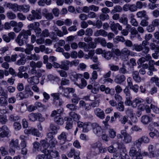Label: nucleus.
<instances>
[{"label":"nucleus","instance_id":"obj_54","mask_svg":"<svg viewBox=\"0 0 159 159\" xmlns=\"http://www.w3.org/2000/svg\"><path fill=\"white\" fill-rule=\"evenodd\" d=\"M124 108L123 102H120L118 103L116 108L119 111H124Z\"/></svg>","mask_w":159,"mask_h":159},{"label":"nucleus","instance_id":"obj_49","mask_svg":"<svg viewBox=\"0 0 159 159\" xmlns=\"http://www.w3.org/2000/svg\"><path fill=\"white\" fill-rule=\"evenodd\" d=\"M8 119L10 121H14L19 120V117L17 115L15 114H11L9 116Z\"/></svg>","mask_w":159,"mask_h":159},{"label":"nucleus","instance_id":"obj_9","mask_svg":"<svg viewBox=\"0 0 159 159\" xmlns=\"http://www.w3.org/2000/svg\"><path fill=\"white\" fill-rule=\"evenodd\" d=\"M10 130L6 125H3L0 128V139L6 137L8 136Z\"/></svg>","mask_w":159,"mask_h":159},{"label":"nucleus","instance_id":"obj_3","mask_svg":"<svg viewBox=\"0 0 159 159\" xmlns=\"http://www.w3.org/2000/svg\"><path fill=\"white\" fill-rule=\"evenodd\" d=\"M148 42L143 41L142 44L138 45L137 44H134L133 45L134 48L132 49L135 50L137 52H140L143 50V52L147 54L149 51V48L146 45L148 44Z\"/></svg>","mask_w":159,"mask_h":159},{"label":"nucleus","instance_id":"obj_53","mask_svg":"<svg viewBox=\"0 0 159 159\" xmlns=\"http://www.w3.org/2000/svg\"><path fill=\"white\" fill-rule=\"evenodd\" d=\"M122 10V8L120 6H116L111 11V13H115L116 12H120Z\"/></svg>","mask_w":159,"mask_h":159},{"label":"nucleus","instance_id":"obj_19","mask_svg":"<svg viewBox=\"0 0 159 159\" xmlns=\"http://www.w3.org/2000/svg\"><path fill=\"white\" fill-rule=\"evenodd\" d=\"M82 76V74H77L75 72H73L71 73L70 78L73 81L75 82L77 81L78 79Z\"/></svg>","mask_w":159,"mask_h":159},{"label":"nucleus","instance_id":"obj_46","mask_svg":"<svg viewBox=\"0 0 159 159\" xmlns=\"http://www.w3.org/2000/svg\"><path fill=\"white\" fill-rule=\"evenodd\" d=\"M98 74L96 70H93L91 74L90 80L92 82H94L98 79Z\"/></svg>","mask_w":159,"mask_h":159},{"label":"nucleus","instance_id":"obj_1","mask_svg":"<svg viewBox=\"0 0 159 159\" xmlns=\"http://www.w3.org/2000/svg\"><path fill=\"white\" fill-rule=\"evenodd\" d=\"M40 143L41 147H43L44 149L42 150V152L45 154L46 158L52 159L58 157V152L53 148L57 143V140L55 138H52L49 141V147L48 144L45 140H42Z\"/></svg>","mask_w":159,"mask_h":159},{"label":"nucleus","instance_id":"obj_25","mask_svg":"<svg viewBox=\"0 0 159 159\" xmlns=\"http://www.w3.org/2000/svg\"><path fill=\"white\" fill-rule=\"evenodd\" d=\"M125 80V77L123 75H118L116 76L114 81L117 84H120Z\"/></svg>","mask_w":159,"mask_h":159},{"label":"nucleus","instance_id":"obj_36","mask_svg":"<svg viewBox=\"0 0 159 159\" xmlns=\"http://www.w3.org/2000/svg\"><path fill=\"white\" fill-rule=\"evenodd\" d=\"M94 42L97 43H100L103 46H106L107 43L104 39L98 38L95 39Z\"/></svg>","mask_w":159,"mask_h":159},{"label":"nucleus","instance_id":"obj_18","mask_svg":"<svg viewBox=\"0 0 159 159\" xmlns=\"http://www.w3.org/2000/svg\"><path fill=\"white\" fill-rule=\"evenodd\" d=\"M30 6L29 5L23 4L19 5V11L27 13L30 10Z\"/></svg>","mask_w":159,"mask_h":159},{"label":"nucleus","instance_id":"obj_33","mask_svg":"<svg viewBox=\"0 0 159 159\" xmlns=\"http://www.w3.org/2000/svg\"><path fill=\"white\" fill-rule=\"evenodd\" d=\"M132 76L133 79L136 82L139 83L141 82V79L139 76V73L138 71H133Z\"/></svg>","mask_w":159,"mask_h":159},{"label":"nucleus","instance_id":"obj_4","mask_svg":"<svg viewBox=\"0 0 159 159\" xmlns=\"http://www.w3.org/2000/svg\"><path fill=\"white\" fill-rule=\"evenodd\" d=\"M42 17L41 11L36 9L32 10L31 14H29L27 16V18L28 20L31 21L35 20L41 19Z\"/></svg>","mask_w":159,"mask_h":159},{"label":"nucleus","instance_id":"obj_12","mask_svg":"<svg viewBox=\"0 0 159 159\" xmlns=\"http://www.w3.org/2000/svg\"><path fill=\"white\" fill-rule=\"evenodd\" d=\"M67 135L68 133L67 132H63L58 136L61 144H63L66 142Z\"/></svg>","mask_w":159,"mask_h":159},{"label":"nucleus","instance_id":"obj_56","mask_svg":"<svg viewBox=\"0 0 159 159\" xmlns=\"http://www.w3.org/2000/svg\"><path fill=\"white\" fill-rule=\"evenodd\" d=\"M0 152L3 156H5L8 154V152L5 146H3L0 148Z\"/></svg>","mask_w":159,"mask_h":159},{"label":"nucleus","instance_id":"obj_22","mask_svg":"<svg viewBox=\"0 0 159 159\" xmlns=\"http://www.w3.org/2000/svg\"><path fill=\"white\" fill-rule=\"evenodd\" d=\"M27 81L28 83L32 84H38L39 82V79L36 76H33L28 78Z\"/></svg>","mask_w":159,"mask_h":159},{"label":"nucleus","instance_id":"obj_11","mask_svg":"<svg viewBox=\"0 0 159 159\" xmlns=\"http://www.w3.org/2000/svg\"><path fill=\"white\" fill-rule=\"evenodd\" d=\"M25 134H32V135L39 136L40 135L38 130L33 127H32L30 129H26L24 130Z\"/></svg>","mask_w":159,"mask_h":159},{"label":"nucleus","instance_id":"obj_47","mask_svg":"<svg viewBox=\"0 0 159 159\" xmlns=\"http://www.w3.org/2000/svg\"><path fill=\"white\" fill-rule=\"evenodd\" d=\"M102 146V144L100 141H98L94 143L91 145V148H100Z\"/></svg>","mask_w":159,"mask_h":159},{"label":"nucleus","instance_id":"obj_15","mask_svg":"<svg viewBox=\"0 0 159 159\" xmlns=\"http://www.w3.org/2000/svg\"><path fill=\"white\" fill-rule=\"evenodd\" d=\"M79 107L80 108H84L86 111L90 110L91 109L90 103H86L83 100H81L79 102Z\"/></svg>","mask_w":159,"mask_h":159},{"label":"nucleus","instance_id":"obj_2","mask_svg":"<svg viewBox=\"0 0 159 159\" xmlns=\"http://www.w3.org/2000/svg\"><path fill=\"white\" fill-rule=\"evenodd\" d=\"M129 155L133 157V159H142V155L141 148H138L134 144V142L130 148L129 152Z\"/></svg>","mask_w":159,"mask_h":159},{"label":"nucleus","instance_id":"obj_40","mask_svg":"<svg viewBox=\"0 0 159 159\" xmlns=\"http://www.w3.org/2000/svg\"><path fill=\"white\" fill-rule=\"evenodd\" d=\"M18 24L17 26H15L13 28L14 31L16 33L19 32L21 30L23 26V24L22 22H18Z\"/></svg>","mask_w":159,"mask_h":159},{"label":"nucleus","instance_id":"obj_28","mask_svg":"<svg viewBox=\"0 0 159 159\" xmlns=\"http://www.w3.org/2000/svg\"><path fill=\"white\" fill-rule=\"evenodd\" d=\"M128 156L126 153L124 152L123 153L120 152V154L115 153L113 154V158L111 159H124L126 158V156Z\"/></svg>","mask_w":159,"mask_h":159},{"label":"nucleus","instance_id":"obj_50","mask_svg":"<svg viewBox=\"0 0 159 159\" xmlns=\"http://www.w3.org/2000/svg\"><path fill=\"white\" fill-rule=\"evenodd\" d=\"M132 97L131 96H126V99L125 101V104L128 106H132V101H131Z\"/></svg>","mask_w":159,"mask_h":159},{"label":"nucleus","instance_id":"obj_60","mask_svg":"<svg viewBox=\"0 0 159 159\" xmlns=\"http://www.w3.org/2000/svg\"><path fill=\"white\" fill-rule=\"evenodd\" d=\"M102 56L107 60H109L111 59L112 57V53L110 52H104V53Z\"/></svg>","mask_w":159,"mask_h":159},{"label":"nucleus","instance_id":"obj_10","mask_svg":"<svg viewBox=\"0 0 159 159\" xmlns=\"http://www.w3.org/2000/svg\"><path fill=\"white\" fill-rule=\"evenodd\" d=\"M110 27L111 30L114 32L116 34H117L118 33V31L117 30V28L119 30H122V26L119 23H115L114 22L111 24Z\"/></svg>","mask_w":159,"mask_h":159},{"label":"nucleus","instance_id":"obj_57","mask_svg":"<svg viewBox=\"0 0 159 159\" xmlns=\"http://www.w3.org/2000/svg\"><path fill=\"white\" fill-rule=\"evenodd\" d=\"M66 107L67 108L69 109L70 111H75L77 109V107L73 104H67Z\"/></svg>","mask_w":159,"mask_h":159},{"label":"nucleus","instance_id":"obj_63","mask_svg":"<svg viewBox=\"0 0 159 159\" xmlns=\"http://www.w3.org/2000/svg\"><path fill=\"white\" fill-rule=\"evenodd\" d=\"M30 65L31 67L32 68L31 70L33 73H35L36 70L35 69L36 68V63L33 61H31L30 63Z\"/></svg>","mask_w":159,"mask_h":159},{"label":"nucleus","instance_id":"obj_41","mask_svg":"<svg viewBox=\"0 0 159 159\" xmlns=\"http://www.w3.org/2000/svg\"><path fill=\"white\" fill-rule=\"evenodd\" d=\"M60 93H53L51 94V95L53 98V103L56 105V101L60 98Z\"/></svg>","mask_w":159,"mask_h":159},{"label":"nucleus","instance_id":"obj_35","mask_svg":"<svg viewBox=\"0 0 159 159\" xmlns=\"http://www.w3.org/2000/svg\"><path fill=\"white\" fill-rule=\"evenodd\" d=\"M91 124L90 122L84 123V126L83 128L82 131L84 133H87L90 129Z\"/></svg>","mask_w":159,"mask_h":159},{"label":"nucleus","instance_id":"obj_21","mask_svg":"<svg viewBox=\"0 0 159 159\" xmlns=\"http://www.w3.org/2000/svg\"><path fill=\"white\" fill-rule=\"evenodd\" d=\"M70 66V61L64 60L61 62V69L65 70H68Z\"/></svg>","mask_w":159,"mask_h":159},{"label":"nucleus","instance_id":"obj_34","mask_svg":"<svg viewBox=\"0 0 159 159\" xmlns=\"http://www.w3.org/2000/svg\"><path fill=\"white\" fill-rule=\"evenodd\" d=\"M136 16L138 18L144 17L147 20L149 19L148 16L146 15V11L144 10L138 12L136 13Z\"/></svg>","mask_w":159,"mask_h":159},{"label":"nucleus","instance_id":"obj_14","mask_svg":"<svg viewBox=\"0 0 159 159\" xmlns=\"http://www.w3.org/2000/svg\"><path fill=\"white\" fill-rule=\"evenodd\" d=\"M95 114L98 118L103 119L105 118V113L104 111L100 108H97L94 109Z\"/></svg>","mask_w":159,"mask_h":159},{"label":"nucleus","instance_id":"obj_39","mask_svg":"<svg viewBox=\"0 0 159 159\" xmlns=\"http://www.w3.org/2000/svg\"><path fill=\"white\" fill-rule=\"evenodd\" d=\"M4 96L0 97V105L1 106L5 107L8 104L7 100V97L5 96Z\"/></svg>","mask_w":159,"mask_h":159},{"label":"nucleus","instance_id":"obj_58","mask_svg":"<svg viewBox=\"0 0 159 159\" xmlns=\"http://www.w3.org/2000/svg\"><path fill=\"white\" fill-rule=\"evenodd\" d=\"M108 66L111 70L112 71H116L119 70V67L118 66L112 64L108 65Z\"/></svg>","mask_w":159,"mask_h":159},{"label":"nucleus","instance_id":"obj_51","mask_svg":"<svg viewBox=\"0 0 159 159\" xmlns=\"http://www.w3.org/2000/svg\"><path fill=\"white\" fill-rule=\"evenodd\" d=\"M66 126L65 128L67 130L71 129L73 127V122L70 120L66 121Z\"/></svg>","mask_w":159,"mask_h":159},{"label":"nucleus","instance_id":"obj_45","mask_svg":"<svg viewBox=\"0 0 159 159\" xmlns=\"http://www.w3.org/2000/svg\"><path fill=\"white\" fill-rule=\"evenodd\" d=\"M81 89H84L87 85V82L86 81L84 78L81 79V83L80 84H78L76 83H75Z\"/></svg>","mask_w":159,"mask_h":159},{"label":"nucleus","instance_id":"obj_43","mask_svg":"<svg viewBox=\"0 0 159 159\" xmlns=\"http://www.w3.org/2000/svg\"><path fill=\"white\" fill-rule=\"evenodd\" d=\"M150 136L152 139H157L159 137V132L157 130H154L149 134Z\"/></svg>","mask_w":159,"mask_h":159},{"label":"nucleus","instance_id":"obj_13","mask_svg":"<svg viewBox=\"0 0 159 159\" xmlns=\"http://www.w3.org/2000/svg\"><path fill=\"white\" fill-rule=\"evenodd\" d=\"M100 90L102 92H105L106 94L110 93L111 95H113L115 91L113 89H110L109 88L103 85H101L99 88Z\"/></svg>","mask_w":159,"mask_h":159},{"label":"nucleus","instance_id":"obj_8","mask_svg":"<svg viewBox=\"0 0 159 159\" xmlns=\"http://www.w3.org/2000/svg\"><path fill=\"white\" fill-rule=\"evenodd\" d=\"M69 115V117L66 116L64 117L65 121H72L73 120L74 121L76 122L78 121L80 118V116L79 115L73 111L70 112Z\"/></svg>","mask_w":159,"mask_h":159},{"label":"nucleus","instance_id":"obj_61","mask_svg":"<svg viewBox=\"0 0 159 159\" xmlns=\"http://www.w3.org/2000/svg\"><path fill=\"white\" fill-rule=\"evenodd\" d=\"M44 16L48 20H51L53 19L54 17L52 14L50 12H48L44 14Z\"/></svg>","mask_w":159,"mask_h":159},{"label":"nucleus","instance_id":"obj_64","mask_svg":"<svg viewBox=\"0 0 159 159\" xmlns=\"http://www.w3.org/2000/svg\"><path fill=\"white\" fill-rule=\"evenodd\" d=\"M150 48L152 50H155V52H158L159 51V46H157L154 43H151L150 44Z\"/></svg>","mask_w":159,"mask_h":159},{"label":"nucleus","instance_id":"obj_30","mask_svg":"<svg viewBox=\"0 0 159 159\" xmlns=\"http://www.w3.org/2000/svg\"><path fill=\"white\" fill-rule=\"evenodd\" d=\"M94 35L95 36H98L100 35L103 37H106L107 35V32L104 30L101 29L96 31L94 33Z\"/></svg>","mask_w":159,"mask_h":159},{"label":"nucleus","instance_id":"obj_5","mask_svg":"<svg viewBox=\"0 0 159 159\" xmlns=\"http://www.w3.org/2000/svg\"><path fill=\"white\" fill-rule=\"evenodd\" d=\"M148 151L151 157H159V143H157L154 145H150L148 147Z\"/></svg>","mask_w":159,"mask_h":159},{"label":"nucleus","instance_id":"obj_55","mask_svg":"<svg viewBox=\"0 0 159 159\" xmlns=\"http://www.w3.org/2000/svg\"><path fill=\"white\" fill-rule=\"evenodd\" d=\"M6 15L7 17L9 19H14L16 18V14L11 11L7 12Z\"/></svg>","mask_w":159,"mask_h":159},{"label":"nucleus","instance_id":"obj_48","mask_svg":"<svg viewBox=\"0 0 159 159\" xmlns=\"http://www.w3.org/2000/svg\"><path fill=\"white\" fill-rule=\"evenodd\" d=\"M132 140L131 136L129 134H127L124 136L123 141L125 143H130Z\"/></svg>","mask_w":159,"mask_h":159},{"label":"nucleus","instance_id":"obj_44","mask_svg":"<svg viewBox=\"0 0 159 159\" xmlns=\"http://www.w3.org/2000/svg\"><path fill=\"white\" fill-rule=\"evenodd\" d=\"M20 138L21 140L20 145L21 147L25 148L26 146L25 141L27 140V137L24 135H21L20 136Z\"/></svg>","mask_w":159,"mask_h":159},{"label":"nucleus","instance_id":"obj_62","mask_svg":"<svg viewBox=\"0 0 159 159\" xmlns=\"http://www.w3.org/2000/svg\"><path fill=\"white\" fill-rule=\"evenodd\" d=\"M43 94L44 97V99L43 100V102H46L50 98L49 95L46 92H44L43 93Z\"/></svg>","mask_w":159,"mask_h":159},{"label":"nucleus","instance_id":"obj_29","mask_svg":"<svg viewBox=\"0 0 159 159\" xmlns=\"http://www.w3.org/2000/svg\"><path fill=\"white\" fill-rule=\"evenodd\" d=\"M66 90H67L66 88L65 89L61 86H60L59 87V92L61 94L62 92H63V93L62 94L63 96L65 97L67 99H69L70 97L69 95V93L68 92V91H66Z\"/></svg>","mask_w":159,"mask_h":159},{"label":"nucleus","instance_id":"obj_16","mask_svg":"<svg viewBox=\"0 0 159 159\" xmlns=\"http://www.w3.org/2000/svg\"><path fill=\"white\" fill-rule=\"evenodd\" d=\"M19 34L24 39L27 41L29 38V36L31 35V32L30 30H23Z\"/></svg>","mask_w":159,"mask_h":159},{"label":"nucleus","instance_id":"obj_7","mask_svg":"<svg viewBox=\"0 0 159 159\" xmlns=\"http://www.w3.org/2000/svg\"><path fill=\"white\" fill-rule=\"evenodd\" d=\"M149 139L146 136H143L136 140L134 142V144L138 148H141L142 143H148L149 142Z\"/></svg>","mask_w":159,"mask_h":159},{"label":"nucleus","instance_id":"obj_26","mask_svg":"<svg viewBox=\"0 0 159 159\" xmlns=\"http://www.w3.org/2000/svg\"><path fill=\"white\" fill-rule=\"evenodd\" d=\"M15 41L18 45L21 46L23 45L24 43L26 41V40L24 39L22 37H21L20 35L18 34L15 39Z\"/></svg>","mask_w":159,"mask_h":159},{"label":"nucleus","instance_id":"obj_6","mask_svg":"<svg viewBox=\"0 0 159 159\" xmlns=\"http://www.w3.org/2000/svg\"><path fill=\"white\" fill-rule=\"evenodd\" d=\"M93 133L98 136H100L102 133L103 129L99 124L97 123H93L91 124Z\"/></svg>","mask_w":159,"mask_h":159},{"label":"nucleus","instance_id":"obj_23","mask_svg":"<svg viewBox=\"0 0 159 159\" xmlns=\"http://www.w3.org/2000/svg\"><path fill=\"white\" fill-rule=\"evenodd\" d=\"M121 124L123 125L128 123L129 125L131 126L132 123L131 121L129 120L128 117L127 116H122L120 120Z\"/></svg>","mask_w":159,"mask_h":159},{"label":"nucleus","instance_id":"obj_37","mask_svg":"<svg viewBox=\"0 0 159 159\" xmlns=\"http://www.w3.org/2000/svg\"><path fill=\"white\" fill-rule=\"evenodd\" d=\"M141 120L143 124L146 125L150 121V118L148 116L144 115L141 117Z\"/></svg>","mask_w":159,"mask_h":159},{"label":"nucleus","instance_id":"obj_32","mask_svg":"<svg viewBox=\"0 0 159 159\" xmlns=\"http://www.w3.org/2000/svg\"><path fill=\"white\" fill-rule=\"evenodd\" d=\"M64 119H63L61 116L59 115L56 116L54 118V121L58 125H62L64 123Z\"/></svg>","mask_w":159,"mask_h":159},{"label":"nucleus","instance_id":"obj_27","mask_svg":"<svg viewBox=\"0 0 159 159\" xmlns=\"http://www.w3.org/2000/svg\"><path fill=\"white\" fill-rule=\"evenodd\" d=\"M18 143L19 141L18 139H12L9 143V147L19 149V147Z\"/></svg>","mask_w":159,"mask_h":159},{"label":"nucleus","instance_id":"obj_38","mask_svg":"<svg viewBox=\"0 0 159 159\" xmlns=\"http://www.w3.org/2000/svg\"><path fill=\"white\" fill-rule=\"evenodd\" d=\"M26 47V48L25 49L24 52L27 54H30L31 53V51L33 49V46L29 44H27Z\"/></svg>","mask_w":159,"mask_h":159},{"label":"nucleus","instance_id":"obj_52","mask_svg":"<svg viewBox=\"0 0 159 159\" xmlns=\"http://www.w3.org/2000/svg\"><path fill=\"white\" fill-rule=\"evenodd\" d=\"M7 116L6 115H0V122L2 124H5L7 121Z\"/></svg>","mask_w":159,"mask_h":159},{"label":"nucleus","instance_id":"obj_59","mask_svg":"<svg viewBox=\"0 0 159 159\" xmlns=\"http://www.w3.org/2000/svg\"><path fill=\"white\" fill-rule=\"evenodd\" d=\"M13 127L14 129L16 131L19 130L21 128V126L20 123L18 121H16L14 122Z\"/></svg>","mask_w":159,"mask_h":159},{"label":"nucleus","instance_id":"obj_42","mask_svg":"<svg viewBox=\"0 0 159 159\" xmlns=\"http://www.w3.org/2000/svg\"><path fill=\"white\" fill-rule=\"evenodd\" d=\"M122 54H125L127 56H133L134 54L133 52L130 51L126 48H124L121 51Z\"/></svg>","mask_w":159,"mask_h":159},{"label":"nucleus","instance_id":"obj_20","mask_svg":"<svg viewBox=\"0 0 159 159\" xmlns=\"http://www.w3.org/2000/svg\"><path fill=\"white\" fill-rule=\"evenodd\" d=\"M125 114L127 115V116L131 119L132 121L133 118L135 119L134 121L136 122L137 121V119L136 117H134V114L133 113V110L131 108H128L125 111Z\"/></svg>","mask_w":159,"mask_h":159},{"label":"nucleus","instance_id":"obj_17","mask_svg":"<svg viewBox=\"0 0 159 159\" xmlns=\"http://www.w3.org/2000/svg\"><path fill=\"white\" fill-rule=\"evenodd\" d=\"M24 94L25 98H27L29 97L33 96L34 93L31 90L30 87L29 85H27L25 87Z\"/></svg>","mask_w":159,"mask_h":159},{"label":"nucleus","instance_id":"obj_24","mask_svg":"<svg viewBox=\"0 0 159 159\" xmlns=\"http://www.w3.org/2000/svg\"><path fill=\"white\" fill-rule=\"evenodd\" d=\"M144 100L142 98H137L132 101V107L134 108H135L138 104L143 102Z\"/></svg>","mask_w":159,"mask_h":159},{"label":"nucleus","instance_id":"obj_31","mask_svg":"<svg viewBox=\"0 0 159 159\" xmlns=\"http://www.w3.org/2000/svg\"><path fill=\"white\" fill-rule=\"evenodd\" d=\"M38 112L32 113L28 115V118L29 120L31 121H35L38 119Z\"/></svg>","mask_w":159,"mask_h":159}]
</instances>
